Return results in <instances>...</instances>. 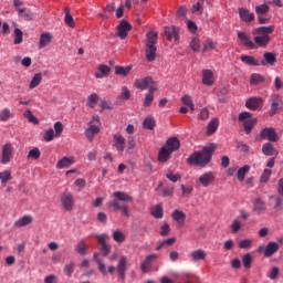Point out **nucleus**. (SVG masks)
Returning <instances> with one entry per match:
<instances>
[{
  "label": "nucleus",
  "instance_id": "f257e3e1",
  "mask_svg": "<svg viewBox=\"0 0 283 283\" xmlns=\"http://www.w3.org/2000/svg\"><path fill=\"white\" fill-rule=\"evenodd\" d=\"M213 151H216V144H210L203 147L201 151L193 153L188 158V163L189 165H198L199 167H206V165H209V163H211Z\"/></svg>",
  "mask_w": 283,
  "mask_h": 283
},
{
  "label": "nucleus",
  "instance_id": "f03ea898",
  "mask_svg": "<svg viewBox=\"0 0 283 283\" xmlns=\"http://www.w3.org/2000/svg\"><path fill=\"white\" fill-rule=\"evenodd\" d=\"M275 32V27L274 25H269V27H259L253 30V41L259 48H266L269 43L271 42V35Z\"/></svg>",
  "mask_w": 283,
  "mask_h": 283
},
{
  "label": "nucleus",
  "instance_id": "7ed1b4c3",
  "mask_svg": "<svg viewBox=\"0 0 283 283\" xmlns=\"http://www.w3.org/2000/svg\"><path fill=\"white\" fill-rule=\"evenodd\" d=\"M180 149V140L176 137H170L167 139L166 145L163 146L158 153V160L160 163H167L169 158H171V154L174 151H178Z\"/></svg>",
  "mask_w": 283,
  "mask_h": 283
},
{
  "label": "nucleus",
  "instance_id": "20e7f679",
  "mask_svg": "<svg viewBox=\"0 0 283 283\" xmlns=\"http://www.w3.org/2000/svg\"><path fill=\"white\" fill-rule=\"evenodd\" d=\"M146 59L147 61H156V52L158 48H156V44L158 43V32L156 31H149L146 33Z\"/></svg>",
  "mask_w": 283,
  "mask_h": 283
},
{
  "label": "nucleus",
  "instance_id": "39448f33",
  "mask_svg": "<svg viewBox=\"0 0 283 283\" xmlns=\"http://www.w3.org/2000/svg\"><path fill=\"white\" fill-rule=\"evenodd\" d=\"M97 243L99 244V251L104 258H107L112 252V245L107 244V240H109V235L107 233L95 234Z\"/></svg>",
  "mask_w": 283,
  "mask_h": 283
},
{
  "label": "nucleus",
  "instance_id": "423d86ee",
  "mask_svg": "<svg viewBox=\"0 0 283 283\" xmlns=\"http://www.w3.org/2000/svg\"><path fill=\"white\" fill-rule=\"evenodd\" d=\"M134 86L137 90H142L144 92L145 90H151V87H156V82L154 81V77L151 76H146L142 78L135 80Z\"/></svg>",
  "mask_w": 283,
  "mask_h": 283
},
{
  "label": "nucleus",
  "instance_id": "0eeeda50",
  "mask_svg": "<svg viewBox=\"0 0 283 283\" xmlns=\"http://www.w3.org/2000/svg\"><path fill=\"white\" fill-rule=\"evenodd\" d=\"M129 32H132V23H129L127 20H122L117 25L116 36H118L122 41H125V38L128 36Z\"/></svg>",
  "mask_w": 283,
  "mask_h": 283
},
{
  "label": "nucleus",
  "instance_id": "6e6552de",
  "mask_svg": "<svg viewBox=\"0 0 283 283\" xmlns=\"http://www.w3.org/2000/svg\"><path fill=\"white\" fill-rule=\"evenodd\" d=\"M260 138H262L263 140H269L270 143H277L280 140L275 128L269 127H265L260 132Z\"/></svg>",
  "mask_w": 283,
  "mask_h": 283
},
{
  "label": "nucleus",
  "instance_id": "1a4fd4ad",
  "mask_svg": "<svg viewBox=\"0 0 283 283\" xmlns=\"http://www.w3.org/2000/svg\"><path fill=\"white\" fill-rule=\"evenodd\" d=\"M12 158H14V147H12V144H4L2 146V165H8Z\"/></svg>",
  "mask_w": 283,
  "mask_h": 283
},
{
  "label": "nucleus",
  "instance_id": "9d476101",
  "mask_svg": "<svg viewBox=\"0 0 283 283\" xmlns=\"http://www.w3.org/2000/svg\"><path fill=\"white\" fill-rule=\"evenodd\" d=\"M164 32L168 41H175V43H178V41H180V28L166 27L164 28Z\"/></svg>",
  "mask_w": 283,
  "mask_h": 283
},
{
  "label": "nucleus",
  "instance_id": "9b49d317",
  "mask_svg": "<svg viewBox=\"0 0 283 283\" xmlns=\"http://www.w3.org/2000/svg\"><path fill=\"white\" fill-rule=\"evenodd\" d=\"M156 260H158V254H156V253L148 254L145 258L144 262L140 264L142 273H149V271H151V266H153L154 262H156Z\"/></svg>",
  "mask_w": 283,
  "mask_h": 283
},
{
  "label": "nucleus",
  "instance_id": "f8f14e48",
  "mask_svg": "<svg viewBox=\"0 0 283 283\" xmlns=\"http://www.w3.org/2000/svg\"><path fill=\"white\" fill-rule=\"evenodd\" d=\"M262 97H250L245 102V107L252 112H255V109H260V105H262Z\"/></svg>",
  "mask_w": 283,
  "mask_h": 283
},
{
  "label": "nucleus",
  "instance_id": "ddd939ff",
  "mask_svg": "<svg viewBox=\"0 0 283 283\" xmlns=\"http://www.w3.org/2000/svg\"><path fill=\"white\" fill-rule=\"evenodd\" d=\"M117 273L120 280H125L127 273V256H122L117 264Z\"/></svg>",
  "mask_w": 283,
  "mask_h": 283
},
{
  "label": "nucleus",
  "instance_id": "4468645a",
  "mask_svg": "<svg viewBox=\"0 0 283 283\" xmlns=\"http://www.w3.org/2000/svg\"><path fill=\"white\" fill-rule=\"evenodd\" d=\"M101 132V128L94 124V122L88 123V128L85 129V136L90 143L94 140L95 134H98Z\"/></svg>",
  "mask_w": 283,
  "mask_h": 283
},
{
  "label": "nucleus",
  "instance_id": "2eb2a0df",
  "mask_svg": "<svg viewBox=\"0 0 283 283\" xmlns=\"http://www.w3.org/2000/svg\"><path fill=\"white\" fill-rule=\"evenodd\" d=\"M239 17L241 21H244V23H251V21H255V14H253L247 8L239 9Z\"/></svg>",
  "mask_w": 283,
  "mask_h": 283
},
{
  "label": "nucleus",
  "instance_id": "dca6fc26",
  "mask_svg": "<svg viewBox=\"0 0 283 283\" xmlns=\"http://www.w3.org/2000/svg\"><path fill=\"white\" fill-rule=\"evenodd\" d=\"M202 83L203 85H208L209 87L216 83V77H213L212 70H202Z\"/></svg>",
  "mask_w": 283,
  "mask_h": 283
},
{
  "label": "nucleus",
  "instance_id": "f3484780",
  "mask_svg": "<svg viewBox=\"0 0 283 283\" xmlns=\"http://www.w3.org/2000/svg\"><path fill=\"white\" fill-rule=\"evenodd\" d=\"M280 251V244L277 242H269L264 250V258H271Z\"/></svg>",
  "mask_w": 283,
  "mask_h": 283
},
{
  "label": "nucleus",
  "instance_id": "a211bd4d",
  "mask_svg": "<svg viewBox=\"0 0 283 283\" xmlns=\"http://www.w3.org/2000/svg\"><path fill=\"white\" fill-rule=\"evenodd\" d=\"M62 203L64 209H66V211H70V209H72V207L74 206V197L72 196V193L64 192L62 196Z\"/></svg>",
  "mask_w": 283,
  "mask_h": 283
},
{
  "label": "nucleus",
  "instance_id": "6ab92c4d",
  "mask_svg": "<svg viewBox=\"0 0 283 283\" xmlns=\"http://www.w3.org/2000/svg\"><path fill=\"white\" fill-rule=\"evenodd\" d=\"M33 220L34 218H32V216L25 214L14 222V227H17L18 229H21L22 227H28L29 224H32Z\"/></svg>",
  "mask_w": 283,
  "mask_h": 283
},
{
  "label": "nucleus",
  "instance_id": "aec40b11",
  "mask_svg": "<svg viewBox=\"0 0 283 283\" xmlns=\"http://www.w3.org/2000/svg\"><path fill=\"white\" fill-rule=\"evenodd\" d=\"M52 43V33L44 32L40 35L39 49L43 50V48H48Z\"/></svg>",
  "mask_w": 283,
  "mask_h": 283
},
{
  "label": "nucleus",
  "instance_id": "412c9836",
  "mask_svg": "<svg viewBox=\"0 0 283 283\" xmlns=\"http://www.w3.org/2000/svg\"><path fill=\"white\" fill-rule=\"evenodd\" d=\"M216 180V177L213 176V172H206L199 177V182L202 185V187H209L211 182Z\"/></svg>",
  "mask_w": 283,
  "mask_h": 283
},
{
  "label": "nucleus",
  "instance_id": "4be33fe9",
  "mask_svg": "<svg viewBox=\"0 0 283 283\" xmlns=\"http://www.w3.org/2000/svg\"><path fill=\"white\" fill-rule=\"evenodd\" d=\"M112 72V69L105 64H101L98 66V72L94 74L95 78H107L109 76V73Z\"/></svg>",
  "mask_w": 283,
  "mask_h": 283
},
{
  "label": "nucleus",
  "instance_id": "5701e85b",
  "mask_svg": "<svg viewBox=\"0 0 283 283\" xmlns=\"http://www.w3.org/2000/svg\"><path fill=\"white\" fill-rule=\"evenodd\" d=\"M75 159L74 157H63L62 159H60L56 164V168L57 169H65L67 167H72V165H74Z\"/></svg>",
  "mask_w": 283,
  "mask_h": 283
},
{
  "label": "nucleus",
  "instance_id": "b1692460",
  "mask_svg": "<svg viewBox=\"0 0 283 283\" xmlns=\"http://www.w3.org/2000/svg\"><path fill=\"white\" fill-rule=\"evenodd\" d=\"M18 17L22 21H33L34 20V13H32V11H30V9H28V8H24V9H21L20 11H18Z\"/></svg>",
  "mask_w": 283,
  "mask_h": 283
},
{
  "label": "nucleus",
  "instance_id": "393cba45",
  "mask_svg": "<svg viewBox=\"0 0 283 283\" xmlns=\"http://www.w3.org/2000/svg\"><path fill=\"white\" fill-rule=\"evenodd\" d=\"M275 61H277L275 53L266 52L263 54L261 65H275Z\"/></svg>",
  "mask_w": 283,
  "mask_h": 283
},
{
  "label": "nucleus",
  "instance_id": "a878e982",
  "mask_svg": "<svg viewBox=\"0 0 283 283\" xmlns=\"http://www.w3.org/2000/svg\"><path fill=\"white\" fill-rule=\"evenodd\" d=\"M157 91V86H150V90L148 91V94H146V97L144 99V107H151V103H154V94Z\"/></svg>",
  "mask_w": 283,
  "mask_h": 283
},
{
  "label": "nucleus",
  "instance_id": "bb28decb",
  "mask_svg": "<svg viewBox=\"0 0 283 283\" xmlns=\"http://www.w3.org/2000/svg\"><path fill=\"white\" fill-rule=\"evenodd\" d=\"M115 140V147L119 154H123L125 151V137L120 135H114L113 136Z\"/></svg>",
  "mask_w": 283,
  "mask_h": 283
},
{
  "label": "nucleus",
  "instance_id": "cd10ccee",
  "mask_svg": "<svg viewBox=\"0 0 283 283\" xmlns=\"http://www.w3.org/2000/svg\"><path fill=\"white\" fill-rule=\"evenodd\" d=\"M262 151L264 154V156H277V149H275V147H273V144L271 143H265L262 146Z\"/></svg>",
  "mask_w": 283,
  "mask_h": 283
},
{
  "label": "nucleus",
  "instance_id": "c85d7f7f",
  "mask_svg": "<svg viewBox=\"0 0 283 283\" xmlns=\"http://www.w3.org/2000/svg\"><path fill=\"white\" fill-rule=\"evenodd\" d=\"M238 36H239L240 41L243 43V45H245L247 48H251V50H253V48H255V43H253V41H251V39H249V35H247V33L238 32Z\"/></svg>",
  "mask_w": 283,
  "mask_h": 283
},
{
  "label": "nucleus",
  "instance_id": "c756f323",
  "mask_svg": "<svg viewBox=\"0 0 283 283\" xmlns=\"http://www.w3.org/2000/svg\"><path fill=\"white\" fill-rule=\"evenodd\" d=\"M190 255H191V258L195 262L207 260V252H205V250H202V249H198V250L192 251L190 253Z\"/></svg>",
  "mask_w": 283,
  "mask_h": 283
},
{
  "label": "nucleus",
  "instance_id": "7c9ffc66",
  "mask_svg": "<svg viewBox=\"0 0 283 283\" xmlns=\"http://www.w3.org/2000/svg\"><path fill=\"white\" fill-rule=\"evenodd\" d=\"M132 98V93L127 90V86L122 87V93L118 95L116 103L117 105H120L123 101H129Z\"/></svg>",
  "mask_w": 283,
  "mask_h": 283
},
{
  "label": "nucleus",
  "instance_id": "2f4dec72",
  "mask_svg": "<svg viewBox=\"0 0 283 283\" xmlns=\"http://www.w3.org/2000/svg\"><path fill=\"white\" fill-rule=\"evenodd\" d=\"M10 118H14V113L9 107L2 108L0 112V120L1 123H7V120H10Z\"/></svg>",
  "mask_w": 283,
  "mask_h": 283
},
{
  "label": "nucleus",
  "instance_id": "473e14b6",
  "mask_svg": "<svg viewBox=\"0 0 283 283\" xmlns=\"http://www.w3.org/2000/svg\"><path fill=\"white\" fill-rule=\"evenodd\" d=\"M113 196H114V198L119 200V202H132L134 200V198H132V196H129L127 192H124V191H116V192H114Z\"/></svg>",
  "mask_w": 283,
  "mask_h": 283
},
{
  "label": "nucleus",
  "instance_id": "72a5a7b5",
  "mask_svg": "<svg viewBox=\"0 0 283 283\" xmlns=\"http://www.w3.org/2000/svg\"><path fill=\"white\" fill-rule=\"evenodd\" d=\"M41 81H43V74L35 73L29 84V90H34L35 87H39V85H41Z\"/></svg>",
  "mask_w": 283,
  "mask_h": 283
},
{
  "label": "nucleus",
  "instance_id": "f704fd0d",
  "mask_svg": "<svg viewBox=\"0 0 283 283\" xmlns=\"http://www.w3.org/2000/svg\"><path fill=\"white\" fill-rule=\"evenodd\" d=\"M219 125H220V122L218 120V118H213L212 120H210L207 127L208 136H213V133L218 132Z\"/></svg>",
  "mask_w": 283,
  "mask_h": 283
},
{
  "label": "nucleus",
  "instance_id": "c9c22d12",
  "mask_svg": "<svg viewBox=\"0 0 283 283\" xmlns=\"http://www.w3.org/2000/svg\"><path fill=\"white\" fill-rule=\"evenodd\" d=\"M280 105H282V98H280V96L274 97L272 99L270 116H275V114H277V109H279Z\"/></svg>",
  "mask_w": 283,
  "mask_h": 283
},
{
  "label": "nucleus",
  "instance_id": "e433bc0d",
  "mask_svg": "<svg viewBox=\"0 0 283 283\" xmlns=\"http://www.w3.org/2000/svg\"><path fill=\"white\" fill-rule=\"evenodd\" d=\"M93 259L97 264V269L102 275H107V266L103 263V260L98 259V253H94Z\"/></svg>",
  "mask_w": 283,
  "mask_h": 283
},
{
  "label": "nucleus",
  "instance_id": "4c0bfd02",
  "mask_svg": "<svg viewBox=\"0 0 283 283\" xmlns=\"http://www.w3.org/2000/svg\"><path fill=\"white\" fill-rule=\"evenodd\" d=\"M108 207H112L114 211H123V213H129V208L126 206H120L118 200H113L108 203Z\"/></svg>",
  "mask_w": 283,
  "mask_h": 283
},
{
  "label": "nucleus",
  "instance_id": "58836bf2",
  "mask_svg": "<svg viewBox=\"0 0 283 283\" xmlns=\"http://www.w3.org/2000/svg\"><path fill=\"white\" fill-rule=\"evenodd\" d=\"M23 43V31L17 28L13 31V45H21Z\"/></svg>",
  "mask_w": 283,
  "mask_h": 283
},
{
  "label": "nucleus",
  "instance_id": "ea45409f",
  "mask_svg": "<svg viewBox=\"0 0 283 283\" xmlns=\"http://www.w3.org/2000/svg\"><path fill=\"white\" fill-rule=\"evenodd\" d=\"M254 125H258V119L256 118L247 119L243 123L245 134H248V135L251 134V132L253 130Z\"/></svg>",
  "mask_w": 283,
  "mask_h": 283
},
{
  "label": "nucleus",
  "instance_id": "a19ab883",
  "mask_svg": "<svg viewBox=\"0 0 283 283\" xmlns=\"http://www.w3.org/2000/svg\"><path fill=\"white\" fill-rule=\"evenodd\" d=\"M250 170H251V166L249 165H245L238 170L237 178L239 182H244V177L247 176V174H249Z\"/></svg>",
  "mask_w": 283,
  "mask_h": 283
},
{
  "label": "nucleus",
  "instance_id": "79ce46f5",
  "mask_svg": "<svg viewBox=\"0 0 283 283\" xmlns=\"http://www.w3.org/2000/svg\"><path fill=\"white\" fill-rule=\"evenodd\" d=\"M241 61L242 63H244L245 65H251V66H258L260 65V62L258 60H255L253 56L251 55H241Z\"/></svg>",
  "mask_w": 283,
  "mask_h": 283
},
{
  "label": "nucleus",
  "instance_id": "37998d69",
  "mask_svg": "<svg viewBox=\"0 0 283 283\" xmlns=\"http://www.w3.org/2000/svg\"><path fill=\"white\" fill-rule=\"evenodd\" d=\"M266 78L262 74L253 73L250 76V84L252 85H260V83H264Z\"/></svg>",
  "mask_w": 283,
  "mask_h": 283
},
{
  "label": "nucleus",
  "instance_id": "c03bdc74",
  "mask_svg": "<svg viewBox=\"0 0 283 283\" xmlns=\"http://www.w3.org/2000/svg\"><path fill=\"white\" fill-rule=\"evenodd\" d=\"M132 72V66H115V74L117 76H127Z\"/></svg>",
  "mask_w": 283,
  "mask_h": 283
},
{
  "label": "nucleus",
  "instance_id": "a18cd8bd",
  "mask_svg": "<svg viewBox=\"0 0 283 283\" xmlns=\"http://www.w3.org/2000/svg\"><path fill=\"white\" fill-rule=\"evenodd\" d=\"M98 104V94L93 93L87 97L86 105L87 107H91V109H94L96 105Z\"/></svg>",
  "mask_w": 283,
  "mask_h": 283
},
{
  "label": "nucleus",
  "instance_id": "49530a36",
  "mask_svg": "<svg viewBox=\"0 0 283 283\" xmlns=\"http://www.w3.org/2000/svg\"><path fill=\"white\" fill-rule=\"evenodd\" d=\"M172 220H175V222H177L178 227H185V220H187V214L172 213Z\"/></svg>",
  "mask_w": 283,
  "mask_h": 283
},
{
  "label": "nucleus",
  "instance_id": "de8ad7c7",
  "mask_svg": "<svg viewBox=\"0 0 283 283\" xmlns=\"http://www.w3.org/2000/svg\"><path fill=\"white\" fill-rule=\"evenodd\" d=\"M75 251L78 253V255H87V244L85 241H80L75 245Z\"/></svg>",
  "mask_w": 283,
  "mask_h": 283
},
{
  "label": "nucleus",
  "instance_id": "09e8293b",
  "mask_svg": "<svg viewBox=\"0 0 283 283\" xmlns=\"http://www.w3.org/2000/svg\"><path fill=\"white\" fill-rule=\"evenodd\" d=\"M144 129H154L156 127V119L154 117H146L143 122Z\"/></svg>",
  "mask_w": 283,
  "mask_h": 283
},
{
  "label": "nucleus",
  "instance_id": "8fccbe9b",
  "mask_svg": "<svg viewBox=\"0 0 283 283\" xmlns=\"http://www.w3.org/2000/svg\"><path fill=\"white\" fill-rule=\"evenodd\" d=\"M56 138V134L54 133V128H49L48 130L44 132L43 134V139L45 143H52Z\"/></svg>",
  "mask_w": 283,
  "mask_h": 283
},
{
  "label": "nucleus",
  "instance_id": "3c124183",
  "mask_svg": "<svg viewBox=\"0 0 283 283\" xmlns=\"http://www.w3.org/2000/svg\"><path fill=\"white\" fill-rule=\"evenodd\" d=\"M203 6H205V2L198 0V2L195 3L191 8L192 14H202L205 10Z\"/></svg>",
  "mask_w": 283,
  "mask_h": 283
},
{
  "label": "nucleus",
  "instance_id": "603ef678",
  "mask_svg": "<svg viewBox=\"0 0 283 283\" xmlns=\"http://www.w3.org/2000/svg\"><path fill=\"white\" fill-rule=\"evenodd\" d=\"M27 158H29L31 160H39V158H41V150L38 147L31 149L28 153Z\"/></svg>",
  "mask_w": 283,
  "mask_h": 283
},
{
  "label": "nucleus",
  "instance_id": "864d4df0",
  "mask_svg": "<svg viewBox=\"0 0 283 283\" xmlns=\"http://www.w3.org/2000/svg\"><path fill=\"white\" fill-rule=\"evenodd\" d=\"M113 240L115 242H118L119 244H122V242H125L126 237L125 233H123L120 230H116L113 232Z\"/></svg>",
  "mask_w": 283,
  "mask_h": 283
},
{
  "label": "nucleus",
  "instance_id": "5fc2aeb1",
  "mask_svg": "<svg viewBox=\"0 0 283 283\" xmlns=\"http://www.w3.org/2000/svg\"><path fill=\"white\" fill-rule=\"evenodd\" d=\"M23 116L33 125H39V119L36 118V116H34V114H32V111L28 109L27 112H24Z\"/></svg>",
  "mask_w": 283,
  "mask_h": 283
},
{
  "label": "nucleus",
  "instance_id": "6e6d98bb",
  "mask_svg": "<svg viewBox=\"0 0 283 283\" xmlns=\"http://www.w3.org/2000/svg\"><path fill=\"white\" fill-rule=\"evenodd\" d=\"M65 12V18L64 21L66 23V25H69V28H74V18L72 17V14H70V9H64Z\"/></svg>",
  "mask_w": 283,
  "mask_h": 283
},
{
  "label": "nucleus",
  "instance_id": "4d7b16f0",
  "mask_svg": "<svg viewBox=\"0 0 283 283\" xmlns=\"http://www.w3.org/2000/svg\"><path fill=\"white\" fill-rule=\"evenodd\" d=\"M242 263L244 269H249L251 266V264L253 263V256L251 255V253H247L242 256Z\"/></svg>",
  "mask_w": 283,
  "mask_h": 283
},
{
  "label": "nucleus",
  "instance_id": "13d9d810",
  "mask_svg": "<svg viewBox=\"0 0 283 283\" xmlns=\"http://www.w3.org/2000/svg\"><path fill=\"white\" fill-rule=\"evenodd\" d=\"M190 48L192 52H200V39L198 38H192L190 42Z\"/></svg>",
  "mask_w": 283,
  "mask_h": 283
},
{
  "label": "nucleus",
  "instance_id": "bf43d9fd",
  "mask_svg": "<svg viewBox=\"0 0 283 283\" xmlns=\"http://www.w3.org/2000/svg\"><path fill=\"white\" fill-rule=\"evenodd\" d=\"M253 247V240L244 239L239 242V249H251Z\"/></svg>",
  "mask_w": 283,
  "mask_h": 283
},
{
  "label": "nucleus",
  "instance_id": "052dcab7",
  "mask_svg": "<svg viewBox=\"0 0 283 283\" xmlns=\"http://www.w3.org/2000/svg\"><path fill=\"white\" fill-rule=\"evenodd\" d=\"M166 178L168 180H170V182H178L180 180V174H176L174 175V172L171 170H169L167 174H166Z\"/></svg>",
  "mask_w": 283,
  "mask_h": 283
},
{
  "label": "nucleus",
  "instance_id": "680f3d73",
  "mask_svg": "<svg viewBox=\"0 0 283 283\" xmlns=\"http://www.w3.org/2000/svg\"><path fill=\"white\" fill-rule=\"evenodd\" d=\"M280 275V268L277 266H273L270 271V273L268 274V277L270 280H277V276Z\"/></svg>",
  "mask_w": 283,
  "mask_h": 283
},
{
  "label": "nucleus",
  "instance_id": "e2e57ef3",
  "mask_svg": "<svg viewBox=\"0 0 283 283\" xmlns=\"http://www.w3.org/2000/svg\"><path fill=\"white\" fill-rule=\"evenodd\" d=\"M255 12L259 17L262 14H266V12H269L268 4H260V6L255 7Z\"/></svg>",
  "mask_w": 283,
  "mask_h": 283
},
{
  "label": "nucleus",
  "instance_id": "0e129e2a",
  "mask_svg": "<svg viewBox=\"0 0 283 283\" xmlns=\"http://www.w3.org/2000/svg\"><path fill=\"white\" fill-rule=\"evenodd\" d=\"M53 127H54V134L56 138H59V136L63 134V123L56 122Z\"/></svg>",
  "mask_w": 283,
  "mask_h": 283
},
{
  "label": "nucleus",
  "instance_id": "69168bd1",
  "mask_svg": "<svg viewBox=\"0 0 283 283\" xmlns=\"http://www.w3.org/2000/svg\"><path fill=\"white\" fill-rule=\"evenodd\" d=\"M75 265L74 263H69L64 266V273L67 277H72V273H74Z\"/></svg>",
  "mask_w": 283,
  "mask_h": 283
},
{
  "label": "nucleus",
  "instance_id": "338daca9",
  "mask_svg": "<svg viewBox=\"0 0 283 283\" xmlns=\"http://www.w3.org/2000/svg\"><path fill=\"white\" fill-rule=\"evenodd\" d=\"M159 233L163 238L169 235V233H171V228H169V223H164Z\"/></svg>",
  "mask_w": 283,
  "mask_h": 283
},
{
  "label": "nucleus",
  "instance_id": "774afa93",
  "mask_svg": "<svg viewBox=\"0 0 283 283\" xmlns=\"http://www.w3.org/2000/svg\"><path fill=\"white\" fill-rule=\"evenodd\" d=\"M209 119V108L205 107L199 113V120H208Z\"/></svg>",
  "mask_w": 283,
  "mask_h": 283
}]
</instances>
